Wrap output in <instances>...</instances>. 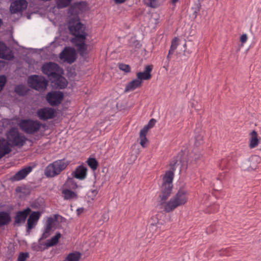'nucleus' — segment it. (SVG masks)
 <instances>
[{"mask_svg": "<svg viewBox=\"0 0 261 261\" xmlns=\"http://www.w3.org/2000/svg\"><path fill=\"white\" fill-rule=\"evenodd\" d=\"M182 154H178L174 158L170 163L171 170L166 172L163 177V182L160 188L161 192L159 198L161 199V204H163L170 196L173 189V179L174 171L178 168L180 172L183 166Z\"/></svg>", "mask_w": 261, "mask_h": 261, "instance_id": "1", "label": "nucleus"}, {"mask_svg": "<svg viewBox=\"0 0 261 261\" xmlns=\"http://www.w3.org/2000/svg\"><path fill=\"white\" fill-rule=\"evenodd\" d=\"M159 199L160 205H164V211L166 213H170L177 207L183 205L187 202L188 193L182 189H179L175 196L172 197L167 202H164L162 204L161 202V199L160 198Z\"/></svg>", "mask_w": 261, "mask_h": 261, "instance_id": "2", "label": "nucleus"}, {"mask_svg": "<svg viewBox=\"0 0 261 261\" xmlns=\"http://www.w3.org/2000/svg\"><path fill=\"white\" fill-rule=\"evenodd\" d=\"M69 162L65 159L58 160L49 164L44 170V174L47 177H54L59 175L68 166Z\"/></svg>", "mask_w": 261, "mask_h": 261, "instance_id": "3", "label": "nucleus"}, {"mask_svg": "<svg viewBox=\"0 0 261 261\" xmlns=\"http://www.w3.org/2000/svg\"><path fill=\"white\" fill-rule=\"evenodd\" d=\"M7 139L12 146H23L27 140L25 136L20 134L18 129L14 127L7 133Z\"/></svg>", "mask_w": 261, "mask_h": 261, "instance_id": "4", "label": "nucleus"}, {"mask_svg": "<svg viewBox=\"0 0 261 261\" xmlns=\"http://www.w3.org/2000/svg\"><path fill=\"white\" fill-rule=\"evenodd\" d=\"M18 125L22 132L27 134L33 135L40 130L42 124L39 121L27 119H21Z\"/></svg>", "mask_w": 261, "mask_h": 261, "instance_id": "5", "label": "nucleus"}, {"mask_svg": "<svg viewBox=\"0 0 261 261\" xmlns=\"http://www.w3.org/2000/svg\"><path fill=\"white\" fill-rule=\"evenodd\" d=\"M87 36V33H83L81 35L74 36L71 39V42L76 48L77 51L81 56H84L86 53L88 45L86 44V39Z\"/></svg>", "mask_w": 261, "mask_h": 261, "instance_id": "6", "label": "nucleus"}, {"mask_svg": "<svg viewBox=\"0 0 261 261\" xmlns=\"http://www.w3.org/2000/svg\"><path fill=\"white\" fill-rule=\"evenodd\" d=\"M28 83L31 88L37 90H45L48 85V82L44 77L38 75L30 76Z\"/></svg>", "mask_w": 261, "mask_h": 261, "instance_id": "7", "label": "nucleus"}, {"mask_svg": "<svg viewBox=\"0 0 261 261\" xmlns=\"http://www.w3.org/2000/svg\"><path fill=\"white\" fill-rule=\"evenodd\" d=\"M64 97V93L60 91H52L46 95V100L53 107L58 106L61 103Z\"/></svg>", "mask_w": 261, "mask_h": 261, "instance_id": "8", "label": "nucleus"}, {"mask_svg": "<svg viewBox=\"0 0 261 261\" xmlns=\"http://www.w3.org/2000/svg\"><path fill=\"white\" fill-rule=\"evenodd\" d=\"M68 29L70 34L73 36L81 35L83 33H87L85 32V27L83 24L80 21V20L75 18H72L69 20Z\"/></svg>", "mask_w": 261, "mask_h": 261, "instance_id": "9", "label": "nucleus"}, {"mask_svg": "<svg viewBox=\"0 0 261 261\" xmlns=\"http://www.w3.org/2000/svg\"><path fill=\"white\" fill-rule=\"evenodd\" d=\"M156 122L155 119L152 118L149 120L148 124L141 129L139 133V139L140 140V144L142 147L145 148L148 146L149 141L146 137L147 133L150 128L154 126Z\"/></svg>", "mask_w": 261, "mask_h": 261, "instance_id": "10", "label": "nucleus"}, {"mask_svg": "<svg viewBox=\"0 0 261 261\" xmlns=\"http://www.w3.org/2000/svg\"><path fill=\"white\" fill-rule=\"evenodd\" d=\"M60 69V66L57 63L53 62L45 63L42 67L43 73L47 75L50 80H52L55 76L58 75Z\"/></svg>", "mask_w": 261, "mask_h": 261, "instance_id": "11", "label": "nucleus"}, {"mask_svg": "<svg viewBox=\"0 0 261 261\" xmlns=\"http://www.w3.org/2000/svg\"><path fill=\"white\" fill-rule=\"evenodd\" d=\"M37 115L40 120L46 121L54 118L56 116V111L50 107H43L37 110Z\"/></svg>", "mask_w": 261, "mask_h": 261, "instance_id": "12", "label": "nucleus"}, {"mask_svg": "<svg viewBox=\"0 0 261 261\" xmlns=\"http://www.w3.org/2000/svg\"><path fill=\"white\" fill-rule=\"evenodd\" d=\"M31 212L32 210L30 207H27L23 211L17 212L14 218L13 225L20 226L24 223Z\"/></svg>", "mask_w": 261, "mask_h": 261, "instance_id": "13", "label": "nucleus"}, {"mask_svg": "<svg viewBox=\"0 0 261 261\" xmlns=\"http://www.w3.org/2000/svg\"><path fill=\"white\" fill-rule=\"evenodd\" d=\"M28 6L27 0H15L12 2L10 7L11 14H16L25 10Z\"/></svg>", "mask_w": 261, "mask_h": 261, "instance_id": "14", "label": "nucleus"}, {"mask_svg": "<svg viewBox=\"0 0 261 261\" xmlns=\"http://www.w3.org/2000/svg\"><path fill=\"white\" fill-rule=\"evenodd\" d=\"M40 216L41 213L39 212H33L29 215L27 226V232L28 234H30L31 230L36 225Z\"/></svg>", "mask_w": 261, "mask_h": 261, "instance_id": "15", "label": "nucleus"}, {"mask_svg": "<svg viewBox=\"0 0 261 261\" xmlns=\"http://www.w3.org/2000/svg\"><path fill=\"white\" fill-rule=\"evenodd\" d=\"M59 58L69 63H73L76 59L74 50L67 48H65L60 54Z\"/></svg>", "mask_w": 261, "mask_h": 261, "instance_id": "16", "label": "nucleus"}, {"mask_svg": "<svg viewBox=\"0 0 261 261\" xmlns=\"http://www.w3.org/2000/svg\"><path fill=\"white\" fill-rule=\"evenodd\" d=\"M32 169L33 168L31 166L25 167L11 176L10 180L12 182L22 180L32 171Z\"/></svg>", "mask_w": 261, "mask_h": 261, "instance_id": "17", "label": "nucleus"}, {"mask_svg": "<svg viewBox=\"0 0 261 261\" xmlns=\"http://www.w3.org/2000/svg\"><path fill=\"white\" fill-rule=\"evenodd\" d=\"M55 220L52 217H49L46 221L44 230L39 239V241L44 240L48 238L51 234V232L54 231Z\"/></svg>", "mask_w": 261, "mask_h": 261, "instance_id": "18", "label": "nucleus"}, {"mask_svg": "<svg viewBox=\"0 0 261 261\" xmlns=\"http://www.w3.org/2000/svg\"><path fill=\"white\" fill-rule=\"evenodd\" d=\"M0 58L6 60H12L14 56L11 51L7 47L5 43L0 41Z\"/></svg>", "mask_w": 261, "mask_h": 261, "instance_id": "19", "label": "nucleus"}, {"mask_svg": "<svg viewBox=\"0 0 261 261\" xmlns=\"http://www.w3.org/2000/svg\"><path fill=\"white\" fill-rule=\"evenodd\" d=\"M51 81L52 83H54L56 88L60 89H65L68 84L66 79L59 73H58V75L53 77Z\"/></svg>", "mask_w": 261, "mask_h": 261, "instance_id": "20", "label": "nucleus"}, {"mask_svg": "<svg viewBox=\"0 0 261 261\" xmlns=\"http://www.w3.org/2000/svg\"><path fill=\"white\" fill-rule=\"evenodd\" d=\"M153 69V65H148L145 67V71L144 72H139L137 73V77L140 81L143 80H149L151 77L152 75L151 72Z\"/></svg>", "mask_w": 261, "mask_h": 261, "instance_id": "21", "label": "nucleus"}, {"mask_svg": "<svg viewBox=\"0 0 261 261\" xmlns=\"http://www.w3.org/2000/svg\"><path fill=\"white\" fill-rule=\"evenodd\" d=\"M87 168L83 166H77L75 171L72 173V176L75 178L83 180L87 176Z\"/></svg>", "mask_w": 261, "mask_h": 261, "instance_id": "22", "label": "nucleus"}, {"mask_svg": "<svg viewBox=\"0 0 261 261\" xmlns=\"http://www.w3.org/2000/svg\"><path fill=\"white\" fill-rule=\"evenodd\" d=\"M10 144L4 138H0V159L11 151Z\"/></svg>", "mask_w": 261, "mask_h": 261, "instance_id": "23", "label": "nucleus"}, {"mask_svg": "<svg viewBox=\"0 0 261 261\" xmlns=\"http://www.w3.org/2000/svg\"><path fill=\"white\" fill-rule=\"evenodd\" d=\"M142 81H140L137 78L129 82L125 86V92L132 91L140 88L142 85Z\"/></svg>", "mask_w": 261, "mask_h": 261, "instance_id": "24", "label": "nucleus"}, {"mask_svg": "<svg viewBox=\"0 0 261 261\" xmlns=\"http://www.w3.org/2000/svg\"><path fill=\"white\" fill-rule=\"evenodd\" d=\"M61 237V233L59 232H57L55 236L52 237L50 239L48 240L46 242L43 244V246H45V248H48L50 247L57 245Z\"/></svg>", "mask_w": 261, "mask_h": 261, "instance_id": "25", "label": "nucleus"}, {"mask_svg": "<svg viewBox=\"0 0 261 261\" xmlns=\"http://www.w3.org/2000/svg\"><path fill=\"white\" fill-rule=\"evenodd\" d=\"M62 194L64 200L76 199L77 198V194L70 189H65L62 191Z\"/></svg>", "mask_w": 261, "mask_h": 261, "instance_id": "26", "label": "nucleus"}, {"mask_svg": "<svg viewBox=\"0 0 261 261\" xmlns=\"http://www.w3.org/2000/svg\"><path fill=\"white\" fill-rule=\"evenodd\" d=\"M10 221L11 217L8 213L0 212V226L8 224Z\"/></svg>", "mask_w": 261, "mask_h": 261, "instance_id": "27", "label": "nucleus"}, {"mask_svg": "<svg viewBox=\"0 0 261 261\" xmlns=\"http://www.w3.org/2000/svg\"><path fill=\"white\" fill-rule=\"evenodd\" d=\"M29 89L23 85H18L15 87V93L20 96H23L27 94Z\"/></svg>", "mask_w": 261, "mask_h": 261, "instance_id": "28", "label": "nucleus"}, {"mask_svg": "<svg viewBox=\"0 0 261 261\" xmlns=\"http://www.w3.org/2000/svg\"><path fill=\"white\" fill-rule=\"evenodd\" d=\"M258 135L255 130H253L251 133V139L250 140L249 147L250 148H253L256 147L259 143L258 139Z\"/></svg>", "mask_w": 261, "mask_h": 261, "instance_id": "29", "label": "nucleus"}, {"mask_svg": "<svg viewBox=\"0 0 261 261\" xmlns=\"http://www.w3.org/2000/svg\"><path fill=\"white\" fill-rule=\"evenodd\" d=\"M63 186L68 189L75 190L77 188V185L73 177H68Z\"/></svg>", "mask_w": 261, "mask_h": 261, "instance_id": "30", "label": "nucleus"}, {"mask_svg": "<svg viewBox=\"0 0 261 261\" xmlns=\"http://www.w3.org/2000/svg\"><path fill=\"white\" fill-rule=\"evenodd\" d=\"M230 160L231 158L228 156V157L222 159L219 163V167L222 169H227L230 167Z\"/></svg>", "mask_w": 261, "mask_h": 261, "instance_id": "31", "label": "nucleus"}, {"mask_svg": "<svg viewBox=\"0 0 261 261\" xmlns=\"http://www.w3.org/2000/svg\"><path fill=\"white\" fill-rule=\"evenodd\" d=\"M203 137H204V133L202 131L196 133L195 136V145L196 146H199L203 144Z\"/></svg>", "mask_w": 261, "mask_h": 261, "instance_id": "32", "label": "nucleus"}, {"mask_svg": "<svg viewBox=\"0 0 261 261\" xmlns=\"http://www.w3.org/2000/svg\"><path fill=\"white\" fill-rule=\"evenodd\" d=\"M81 254L79 252L69 253L64 260L79 261L81 258Z\"/></svg>", "mask_w": 261, "mask_h": 261, "instance_id": "33", "label": "nucleus"}, {"mask_svg": "<svg viewBox=\"0 0 261 261\" xmlns=\"http://www.w3.org/2000/svg\"><path fill=\"white\" fill-rule=\"evenodd\" d=\"M58 8L63 9L69 6L72 0H55Z\"/></svg>", "mask_w": 261, "mask_h": 261, "instance_id": "34", "label": "nucleus"}, {"mask_svg": "<svg viewBox=\"0 0 261 261\" xmlns=\"http://www.w3.org/2000/svg\"><path fill=\"white\" fill-rule=\"evenodd\" d=\"M87 164L88 166L93 170H95L97 169L98 163L95 158H89L87 160Z\"/></svg>", "mask_w": 261, "mask_h": 261, "instance_id": "35", "label": "nucleus"}, {"mask_svg": "<svg viewBox=\"0 0 261 261\" xmlns=\"http://www.w3.org/2000/svg\"><path fill=\"white\" fill-rule=\"evenodd\" d=\"M178 38L175 37L171 41V44L169 49V54H173L175 50L178 46Z\"/></svg>", "mask_w": 261, "mask_h": 261, "instance_id": "36", "label": "nucleus"}, {"mask_svg": "<svg viewBox=\"0 0 261 261\" xmlns=\"http://www.w3.org/2000/svg\"><path fill=\"white\" fill-rule=\"evenodd\" d=\"M40 241H39V244H38L35 243H34L33 244L32 248L34 250L36 251H40L44 250L46 249L45 248V246H44V247H42L43 246L44 243H40Z\"/></svg>", "mask_w": 261, "mask_h": 261, "instance_id": "37", "label": "nucleus"}, {"mask_svg": "<svg viewBox=\"0 0 261 261\" xmlns=\"http://www.w3.org/2000/svg\"><path fill=\"white\" fill-rule=\"evenodd\" d=\"M145 4L151 8H156L158 6V3L156 0H145Z\"/></svg>", "mask_w": 261, "mask_h": 261, "instance_id": "38", "label": "nucleus"}, {"mask_svg": "<svg viewBox=\"0 0 261 261\" xmlns=\"http://www.w3.org/2000/svg\"><path fill=\"white\" fill-rule=\"evenodd\" d=\"M119 68L126 73L130 72V67L129 65L121 63L119 64Z\"/></svg>", "mask_w": 261, "mask_h": 261, "instance_id": "39", "label": "nucleus"}, {"mask_svg": "<svg viewBox=\"0 0 261 261\" xmlns=\"http://www.w3.org/2000/svg\"><path fill=\"white\" fill-rule=\"evenodd\" d=\"M29 257V254L28 252H20L18 255L17 261H25L27 258Z\"/></svg>", "mask_w": 261, "mask_h": 261, "instance_id": "40", "label": "nucleus"}, {"mask_svg": "<svg viewBox=\"0 0 261 261\" xmlns=\"http://www.w3.org/2000/svg\"><path fill=\"white\" fill-rule=\"evenodd\" d=\"M75 7L80 11H83L85 10L86 7V4L85 2H82L75 4Z\"/></svg>", "mask_w": 261, "mask_h": 261, "instance_id": "41", "label": "nucleus"}, {"mask_svg": "<svg viewBox=\"0 0 261 261\" xmlns=\"http://www.w3.org/2000/svg\"><path fill=\"white\" fill-rule=\"evenodd\" d=\"M200 7H201L200 4H198L196 5V7L194 8H192V9L194 10L192 17L194 19L197 17L198 13H199L200 10Z\"/></svg>", "mask_w": 261, "mask_h": 261, "instance_id": "42", "label": "nucleus"}, {"mask_svg": "<svg viewBox=\"0 0 261 261\" xmlns=\"http://www.w3.org/2000/svg\"><path fill=\"white\" fill-rule=\"evenodd\" d=\"M6 82V77L5 75H0V92L5 86Z\"/></svg>", "mask_w": 261, "mask_h": 261, "instance_id": "43", "label": "nucleus"}, {"mask_svg": "<svg viewBox=\"0 0 261 261\" xmlns=\"http://www.w3.org/2000/svg\"><path fill=\"white\" fill-rule=\"evenodd\" d=\"M220 255L229 256L230 255V250L229 249H222L219 251Z\"/></svg>", "mask_w": 261, "mask_h": 261, "instance_id": "44", "label": "nucleus"}, {"mask_svg": "<svg viewBox=\"0 0 261 261\" xmlns=\"http://www.w3.org/2000/svg\"><path fill=\"white\" fill-rule=\"evenodd\" d=\"M247 40V36L246 34H243L240 38V41L242 43H244Z\"/></svg>", "mask_w": 261, "mask_h": 261, "instance_id": "45", "label": "nucleus"}, {"mask_svg": "<svg viewBox=\"0 0 261 261\" xmlns=\"http://www.w3.org/2000/svg\"><path fill=\"white\" fill-rule=\"evenodd\" d=\"M91 196L95 197L98 193V191L96 189L91 190Z\"/></svg>", "mask_w": 261, "mask_h": 261, "instance_id": "46", "label": "nucleus"}, {"mask_svg": "<svg viewBox=\"0 0 261 261\" xmlns=\"http://www.w3.org/2000/svg\"><path fill=\"white\" fill-rule=\"evenodd\" d=\"M126 0H114L116 4H122L124 3Z\"/></svg>", "mask_w": 261, "mask_h": 261, "instance_id": "47", "label": "nucleus"}, {"mask_svg": "<svg viewBox=\"0 0 261 261\" xmlns=\"http://www.w3.org/2000/svg\"><path fill=\"white\" fill-rule=\"evenodd\" d=\"M84 211V209L83 208H78L76 211L77 214L78 215H80L82 213H83Z\"/></svg>", "mask_w": 261, "mask_h": 261, "instance_id": "48", "label": "nucleus"}, {"mask_svg": "<svg viewBox=\"0 0 261 261\" xmlns=\"http://www.w3.org/2000/svg\"><path fill=\"white\" fill-rule=\"evenodd\" d=\"M172 54H169V52L168 53V54L167 55V59L168 60V64H169V61H170V59H171V55Z\"/></svg>", "mask_w": 261, "mask_h": 261, "instance_id": "49", "label": "nucleus"}, {"mask_svg": "<svg viewBox=\"0 0 261 261\" xmlns=\"http://www.w3.org/2000/svg\"><path fill=\"white\" fill-rule=\"evenodd\" d=\"M177 1L178 0H171V2L173 4H175Z\"/></svg>", "mask_w": 261, "mask_h": 261, "instance_id": "50", "label": "nucleus"}, {"mask_svg": "<svg viewBox=\"0 0 261 261\" xmlns=\"http://www.w3.org/2000/svg\"><path fill=\"white\" fill-rule=\"evenodd\" d=\"M58 216V215H55V219H56V220L57 219Z\"/></svg>", "mask_w": 261, "mask_h": 261, "instance_id": "51", "label": "nucleus"}, {"mask_svg": "<svg viewBox=\"0 0 261 261\" xmlns=\"http://www.w3.org/2000/svg\"><path fill=\"white\" fill-rule=\"evenodd\" d=\"M63 261H67V260H64Z\"/></svg>", "mask_w": 261, "mask_h": 261, "instance_id": "52", "label": "nucleus"}]
</instances>
